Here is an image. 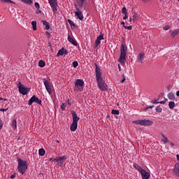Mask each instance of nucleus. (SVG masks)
I'll return each mask as SVG.
<instances>
[{
  "mask_svg": "<svg viewBox=\"0 0 179 179\" xmlns=\"http://www.w3.org/2000/svg\"><path fill=\"white\" fill-rule=\"evenodd\" d=\"M95 74L98 87H99V89L103 92H106V90L108 89V87L107 86V84H106L104 80H103V78L101 77V70L100 69V67L99 66V65H97V64H95Z\"/></svg>",
  "mask_w": 179,
  "mask_h": 179,
  "instance_id": "1",
  "label": "nucleus"
},
{
  "mask_svg": "<svg viewBox=\"0 0 179 179\" xmlns=\"http://www.w3.org/2000/svg\"><path fill=\"white\" fill-rule=\"evenodd\" d=\"M127 51H128L127 43L125 41H122L120 47V57L119 59L120 64H125V61H127Z\"/></svg>",
  "mask_w": 179,
  "mask_h": 179,
  "instance_id": "2",
  "label": "nucleus"
},
{
  "mask_svg": "<svg viewBox=\"0 0 179 179\" xmlns=\"http://www.w3.org/2000/svg\"><path fill=\"white\" fill-rule=\"evenodd\" d=\"M18 167L17 170L20 173V174L23 175L24 173H26V171L27 170V162L19 158L18 160Z\"/></svg>",
  "mask_w": 179,
  "mask_h": 179,
  "instance_id": "3",
  "label": "nucleus"
},
{
  "mask_svg": "<svg viewBox=\"0 0 179 179\" xmlns=\"http://www.w3.org/2000/svg\"><path fill=\"white\" fill-rule=\"evenodd\" d=\"M132 123L136 125H142L144 127H152V125H153V121L145 119L134 120Z\"/></svg>",
  "mask_w": 179,
  "mask_h": 179,
  "instance_id": "4",
  "label": "nucleus"
},
{
  "mask_svg": "<svg viewBox=\"0 0 179 179\" xmlns=\"http://www.w3.org/2000/svg\"><path fill=\"white\" fill-rule=\"evenodd\" d=\"M17 86L18 87V90H19L20 93L21 94H23V96H26V94H27L29 93V92H30V88L26 87V86H24L20 82L17 84Z\"/></svg>",
  "mask_w": 179,
  "mask_h": 179,
  "instance_id": "5",
  "label": "nucleus"
},
{
  "mask_svg": "<svg viewBox=\"0 0 179 179\" xmlns=\"http://www.w3.org/2000/svg\"><path fill=\"white\" fill-rule=\"evenodd\" d=\"M33 103H36V104H39V106H41V103H43V101L40 99H38V97L36 96V95H33L31 98L29 100L28 105L31 106Z\"/></svg>",
  "mask_w": 179,
  "mask_h": 179,
  "instance_id": "6",
  "label": "nucleus"
},
{
  "mask_svg": "<svg viewBox=\"0 0 179 179\" xmlns=\"http://www.w3.org/2000/svg\"><path fill=\"white\" fill-rule=\"evenodd\" d=\"M66 159H67L66 156L57 157L56 159H53V162H55L56 163H57V166L61 167V166L64 164Z\"/></svg>",
  "mask_w": 179,
  "mask_h": 179,
  "instance_id": "7",
  "label": "nucleus"
},
{
  "mask_svg": "<svg viewBox=\"0 0 179 179\" xmlns=\"http://www.w3.org/2000/svg\"><path fill=\"white\" fill-rule=\"evenodd\" d=\"M43 82L48 93H49V94H52V90H51V85H50V82H48V80L43 78Z\"/></svg>",
  "mask_w": 179,
  "mask_h": 179,
  "instance_id": "8",
  "label": "nucleus"
},
{
  "mask_svg": "<svg viewBox=\"0 0 179 179\" xmlns=\"http://www.w3.org/2000/svg\"><path fill=\"white\" fill-rule=\"evenodd\" d=\"M48 1L54 13H57V10H58V8H57V6H58V3H57V0H48Z\"/></svg>",
  "mask_w": 179,
  "mask_h": 179,
  "instance_id": "9",
  "label": "nucleus"
},
{
  "mask_svg": "<svg viewBox=\"0 0 179 179\" xmlns=\"http://www.w3.org/2000/svg\"><path fill=\"white\" fill-rule=\"evenodd\" d=\"M76 6V9L77 11L75 12V15L76 16L78 17V19H79L80 20H83V14L82 13V11L80 10V9L79 8V7H78V5L75 4Z\"/></svg>",
  "mask_w": 179,
  "mask_h": 179,
  "instance_id": "10",
  "label": "nucleus"
},
{
  "mask_svg": "<svg viewBox=\"0 0 179 179\" xmlns=\"http://www.w3.org/2000/svg\"><path fill=\"white\" fill-rule=\"evenodd\" d=\"M101 40H104V34H101L96 40V43H95V48H97V47H99V45L101 43Z\"/></svg>",
  "mask_w": 179,
  "mask_h": 179,
  "instance_id": "11",
  "label": "nucleus"
},
{
  "mask_svg": "<svg viewBox=\"0 0 179 179\" xmlns=\"http://www.w3.org/2000/svg\"><path fill=\"white\" fill-rule=\"evenodd\" d=\"M101 40H104V34H101L96 40V43H95V48H97V47H99V45L101 43Z\"/></svg>",
  "mask_w": 179,
  "mask_h": 179,
  "instance_id": "12",
  "label": "nucleus"
},
{
  "mask_svg": "<svg viewBox=\"0 0 179 179\" xmlns=\"http://www.w3.org/2000/svg\"><path fill=\"white\" fill-rule=\"evenodd\" d=\"M101 40H104V34H101L96 40V43H95V48H97V47H99V45L101 43Z\"/></svg>",
  "mask_w": 179,
  "mask_h": 179,
  "instance_id": "13",
  "label": "nucleus"
},
{
  "mask_svg": "<svg viewBox=\"0 0 179 179\" xmlns=\"http://www.w3.org/2000/svg\"><path fill=\"white\" fill-rule=\"evenodd\" d=\"M140 173L141 174V178L143 179L150 178V173L145 171V169L141 170Z\"/></svg>",
  "mask_w": 179,
  "mask_h": 179,
  "instance_id": "14",
  "label": "nucleus"
},
{
  "mask_svg": "<svg viewBox=\"0 0 179 179\" xmlns=\"http://www.w3.org/2000/svg\"><path fill=\"white\" fill-rule=\"evenodd\" d=\"M71 115H73V122H76L78 124V121H79L80 118L76 115V112L74 110H71Z\"/></svg>",
  "mask_w": 179,
  "mask_h": 179,
  "instance_id": "15",
  "label": "nucleus"
},
{
  "mask_svg": "<svg viewBox=\"0 0 179 179\" xmlns=\"http://www.w3.org/2000/svg\"><path fill=\"white\" fill-rule=\"evenodd\" d=\"M144 58H145V54L143 52H141L138 54L137 59L138 61H139V62H141V64H142V62H143Z\"/></svg>",
  "mask_w": 179,
  "mask_h": 179,
  "instance_id": "16",
  "label": "nucleus"
},
{
  "mask_svg": "<svg viewBox=\"0 0 179 179\" xmlns=\"http://www.w3.org/2000/svg\"><path fill=\"white\" fill-rule=\"evenodd\" d=\"M71 131H75L78 129V123L73 122L70 127Z\"/></svg>",
  "mask_w": 179,
  "mask_h": 179,
  "instance_id": "17",
  "label": "nucleus"
},
{
  "mask_svg": "<svg viewBox=\"0 0 179 179\" xmlns=\"http://www.w3.org/2000/svg\"><path fill=\"white\" fill-rule=\"evenodd\" d=\"M169 33H171V37H175L176 36H177V34H179V29L170 30Z\"/></svg>",
  "mask_w": 179,
  "mask_h": 179,
  "instance_id": "18",
  "label": "nucleus"
},
{
  "mask_svg": "<svg viewBox=\"0 0 179 179\" xmlns=\"http://www.w3.org/2000/svg\"><path fill=\"white\" fill-rule=\"evenodd\" d=\"M76 86L78 87V86H83V85H85V82L81 80V79H77L75 83Z\"/></svg>",
  "mask_w": 179,
  "mask_h": 179,
  "instance_id": "19",
  "label": "nucleus"
},
{
  "mask_svg": "<svg viewBox=\"0 0 179 179\" xmlns=\"http://www.w3.org/2000/svg\"><path fill=\"white\" fill-rule=\"evenodd\" d=\"M68 41H69V43H71L73 45H75L76 47L78 46V43H76V41H75V40L71 38L70 35L68 36Z\"/></svg>",
  "mask_w": 179,
  "mask_h": 179,
  "instance_id": "20",
  "label": "nucleus"
},
{
  "mask_svg": "<svg viewBox=\"0 0 179 179\" xmlns=\"http://www.w3.org/2000/svg\"><path fill=\"white\" fill-rule=\"evenodd\" d=\"M42 23H43V26H45L46 30H50V29L51 28V26L50 25V23H48V22H47L45 20H42Z\"/></svg>",
  "mask_w": 179,
  "mask_h": 179,
  "instance_id": "21",
  "label": "nucleus"
},
{
  "mask_svg": "<svg viewBox=\"0 0 179 179\" xmlns=\"http://www.w3.org/2000/svg\"><path fill=\"white\" fill-rule=\"evenodd\" d=\"M168 99L174 101V100H176V95H174V93L173 92H169L168 94Z\"/></svg>",
  "mask_w": 179,
  "mask_h": 179,
  "instance_id": "22",
  "label": "nucleus"
},
{
  "mask_svg": "<svg viewBox=\"0 0 179 179\" xmlns=\"http://www.w3.org/2000/svg\"><path fill=\"white\" fill-rule=\"evenodd\" d=\"M11 127L13 129H16L17 128V122L16 121V119H13L12 121Z\"/></svg>",
  "mask_w": 179,
  "mask_h": 179,
  "instance_id": "23",
  "label": "nucleus"
},
{
  "mask_svg": "<svg viewBox=\"0 0 179 179\" xmlns=\"http://www.w3.org/2000/svg\"><path fill=\"white\" fill-rule=\"evenodd\" d=\"M174 173L179 177V164L175 165Z\"/></svg>",
  "mask_w": 179,
  "mask_h": 179,
  "instance_id": "24",
  "label": "nucleus"
},
{
  "mask_svg": "<svg viewBox=\"0 0 179 179\" xmlns=\"http://www.w3.org/2000/svg\"><path fill=\"white\" fill-rule=\"evenodd\" d=\"M134 169H136V170H138V171H139V173H141V171H142V170H143V169H142V167H141V166H139V164H134Z\"/></svg>",
  "mask_w": 179,
  "mask_h": 179,
  "instance_id": "25",
  "label": "nucleus"
},
{
  "mask_svg": "<svg viewBox=\"0 0 179 179\" xmlns=\"http://www.w3.org/2000/svg\"><path fill=\"white\" fill-rule=\"evenodd\" d=\"M164 94L161 93V94L159 96V98L157 99H155L154 101H151V103L152 104H159V100H160V97H162V96H164Z\"/></svg>",
  "mask_w": 179,
  "mask_h": 179,
  "instance_id": "26",
  "label": "nucleus"
},
{
  "mask_svg": "<svg viewBox=\"0 0 179 179\" xmlns=\"http://www.w3.org/2000/svg\"><path fill=\"white\" fill-rule=\"evenodd\" d=\"M31 25H32V29L34 31L37 30V22L36 21H32Z\"/></svg>",
  "mask_w": 179,
  "mask_h": 179,
  "instance_id": "27",
  "label": "nucleus"
},
{
  "mask_svg": "<svg viewBox=\"0 0 179 179\" xmlns=\"http://www.w3.org/2000/svg\"><path fill=\"white\" fill-rule=\"evenodd\" d=\"M39 156H44L45 155V150L44 148H41L38 150Z\"/></svg>",
  "mask_w": 179,
  "mask_h": 179,
  "instance_id": "28",
  "label": "nucleus"
},
{
  "mask_svg": "<svg viewBox=\"0 0 179 179\" xmlns=\"http://www.w3.org/2000/svg\"><path fill=\"white\" fill-rule=\"evenodd\" d=\"M169 108H171V110H173V108H174V107H176V103H174V101H170L169 103Z\"/></svg>",
  "mask_w": 179,
  "mask_h": 179,
  "instance_id": "29",
  "label": "nucleus"
},
{
  "mask_svg": "<svg viewBox=\"0 0 179 179\" xmlns=\"http://www.w3.org/2000/svg\"><path fill=\"white\" fill-rule=\"evenodd\" d=\"M138 19H139V15L138 13H136V12H134V15H133V22H136Z\"/></svg>",
  "mask_w": 179,
  "mask_h": 179,
  "instance_id": "30",
  "label": "nucleus"
},
{
  "mask_svg": "<svg viewBox=\"0 0 179 179\" xmlns=\"http://www.w3.org/2000/svg\"><path fill=\"white\" fill-rule=\"evenodd\" d=\"M38 66L41 68H44V66H45V62H44L43 60H40L38 62Z\"/></svg>",
  "mask_w": 179,
  "mask_h": 179,
  "instance_id": "31",
  "label": "nucleus"
},
{
  "mask_svg": "<svg viewBox=\"0 0 179 179\" xmlns=\"http://www.w3.org/2000/svg\"><path fill=\"white\" fill-rule=\"evenodd\" d=\"M62 55H64V48H62L59 50V52L57 54V57H59V56L62 57Z\"/></svg>",
  "mask_w": 179,
  "mask_h": 179,
  "instance_id": "32",
  "label": "nucleus"
},
{
  "mask_svg": "<svg viewBox=\"0 0 179 179\" xmlns=\"http://www.w3.org/2000/svg\"><path fill=\"white\" fill-rule=\"evenodd\" d=\"M77 2L78 3L80 9H83V4L85 3V1H80L79 0H77Z\"/></svg>",
  "mask_w": 179,
  "mask_h": 179,
  "instance_id": "33",
  "label": "nucleus"
},
{
  "mask_svg": "<svg viewBox=\"0 0 179 179\" xmlns=\"http://www.w3.org/2000/svg\"><path fill=\"white\" fill-rule=\"evenodd\" d=\"M67 22L69 23L71 29H72V27H73L74 28L76 27V24H75V22H73L72 20H68Z\"/></svg>",
  "mask_w": 179,
  "mask_h": 179,
  "instance_id": "34",
  "label": "nucleus"
},
{
  "mask_svg": "<svg viewBox=\"0 0 179 179\" xmlns=\"http://www.w3.org/2000/svg\"><path fill=\"white\" fill-rule=\"evenodd\" d=\"M2 3H15L12 0H0Z\"/></svg>",
  "mask_w": 179,
  "mask_h": 179,
  "instance_id": "35",
  "label": "nucleus"
},
{
  "mask_svg": "<svg viewBox=\"0 0 179 179\" xmlns=\"http://www.w3.org/2000/svg\"><path fill=\"white\" fill-rule=\"evenodd\" d=\"M24 3H27V5H31L33 3V1L31 0H21Z\"/></svg>",
  "mask_w": 179,
  "mask_h": 179,
  "instance_id": "36",
  "label": "nucleus"
},
{
  "mask_svg": "<svg viewBox=\"0 0 179 179\" xmlns=\"http://www.w3.org/2000/svg\"><path fill=\"white\" fill-rule=\"evenodd\" d=\"M162 136H163V139L162 141L164 142V143H167V142H169V138H167V137L164 136V134H162Z\"/></svg>",
  "mask_w": 179,
  "mask_h": 179,
  "instance_id": "37",
  "label": "nucleus"
},
{
  "mask_svg": "<svg viewBox=\"0 0 179 179\" xmlns=\"http://www.w3.org/2000/svg\"><path fill=\"white\" fill-rule=\"evenodd\" d=\"M155 111H157V113H162V111H163V109L162 108V107H160V106H158L156 107Z\"/></svg>",
  "mask_w": 179,
  "mask_h": 179,
  "instance_id": "38",
  "label": "nucleus"
},
{
  "mask_svg": "<svg viewBox=\"0 0 179 179\" xmlns=\"http://www.w3.org/2000/svg\"><path fill=\"white\" fill-rule=\"evenodd\" d=\"M112 114H114L115 115H118L120 114V110L113 109L112 110Z\"/></svg>",
  "mask_w": 179,
  "mask_h": 179,
  "instance_id": "39",
  "label": "nucleus"
},
{
  "mask_svg": "<svg viewBox=\"0 0 179 179\" xmlns=\"http://www.w3.org/2000/svg\"><path fill=\"white\" fill-rule=\"evenodd\" d=\"M122 13H123V15L127 14V7H123L122 8Z\"/></svg>",
  "mask_w": 179,
  "mask_h": 179,
  "instance_id": "40",
  "label": "nucleus"
},
{
  "mask_svg": "<svg viewBox=\"0 0 179 179\" xmlns=\"http://www.w3.org/2000/svg\"><path fill=\"white\" fill-rule=\"evenodd\" d=\"M78 65H79V63L78 62V61H75L73 62V68H77Z\"/></svg>",
  "mask_w": 179,
  "mask_h": 179,
  "instance_id": "41",
  "label": "nucleus"
},
{
  "mask_svg": "<svg viewBox=\"0 0 179 179\" xmlns=\"http://www.w3.org/2000/svg\"><path fill=\"white\" fill-rule=\"evenodd\" d=\"M66 106L65 105V103H62L61 105V110H62V111L65 110Z\"/></svg>",
  "mask_w": 179,
  "mask_h": 179,
  "instance_id": "42",
  "label": "nucleus"
},
{
  "mask_svg": "<svg viewBox=\"0 0 179 179\" xmlns=\"http://www.w3.org/2000/svg\"><path fill=\"white\" fill-rule=\"evenodd\" d=\"M126 30H132V26H124Z\"/></svg>",
  "mask_w": 179,
  "mask_h": 179,
  "instance_id": "43",
  "label": "nucleus"
},
{
  "mask_svg": "<svg viewBox=\"0 0 179 179\" xmlns=\"http://www.w3.org/2000/svg\"><path fill=\"white\" fill-rule=\"evenodd\" d=\"M35 8H36V9H40V4L37 2L35 3Z\"/></svg>",
  "mask_w": 179,
  "mask_h": 179,
  "instance_id": "44",
  "label": "nucleus"
},
{
  "mask_svg": "<svg viewBox=\"0 0 179 179\" xmlns=\"http://www.w3.org/2000/svg\"><path fill=\"white\" fill-rule=\"evenodd\" d=\"M169 29H170V25H166L165 27H164V30H169Z\"/></svg>",
  "mask_w": 179,
  "mask_h": 179,
  "instance_id": "45",
  "label": "nucleus"
},
{
  "mask_svg": "<svg viewBox=\"0 0 179 179\" xmlns=\"http://www.w3.org/2000/svg\"><path fill=\"white\" fill-rule=\"evenodd\" d=\"M122 77V80H121V83H124V82H125V76L123 74Z\"/></svg>",
  "mask_w": 179,
  "mask_h": 179,
  "instance_id": "46",
  "label": "nucleus"
},
{
  "mask_svg": "<svg viewBox=\"0 0 179 179\" xmlns=\"http://www.w3.org/2000/svg\"><path fill=\"white\" fill-rule=\"evenodd\" d=\"M46 36H48V38H51V34H50V32L45 31Z\"/></svg>",
  "mask_w": 179,
  "mask_h": 179,
  "instance_id": "47",
  "label": "nucleus"
},
{
  "mask_svg": "<svg viewBox=\"0 0 179 179\" xmlns=\"http://www.w3.org/2000/svg\"><path fill=\"white\" fill-rule=\"evenodd\" d=\"M124 20L128 19V13L127 14H124V16L123 17Z\"/></svg>",
  "mask_w": 179,
  "mask_h": 179,
  "instance_id": "48",
  "label": "nucleus"
},
{
  "mask_svg": "<svg viewBox=\"0 0 179 179\" xmlns=\"http://www.w3.org/2000/svg\"><path fill=\"white\" fill-rule=\"evenodd\" d=\"M64 54L68 55V51L64 48Z\"/></svg>",
  "mask_w": 179,
  "mask_h": 179,
  "instance_id": "49",
  "label": "nucleus"
},
{
  "mask_svg": "<svg viewBox=\"0 0 179 179\" xmlns=\"http://www.w3.org/2000/svg\"><path fill=\"white\" fill-rule=\"evenodd\" d=\"M15 177H16V173H13V175H11L10 176V178H15Z\"/></svg>",
  "mask_w": 179,
  "mask_h": 179,
  "instance_id": "50",
  "label": "nucleus"
},
{
  "mask_svg": "<svg viewBox=\"0 0 179 179\" xmlns=\"http://www.w3.org/2000/svg\"><path fill=\"white\" fill-rule=\"evenodd\" d=\"M41 10L38 9L36 11V13H37V15H38V13H41Z\"/></svg>",
  "mask_w": 179,
  "mask_h": 179,
  "instance_id": "51",
  "label": "nucleus"
},
{
  "mask_svg": "<svg viewBox=\"0 0 179 179\" xmlns=\"http://www.w3.org/2000/svg\"><path fill=\"white\" fill-rule=\"evenodd\" d=\"M0 111H8V108H1Z\"/></svg>",
  "mask_w": 179,
  "mask_h": 179,
  "instance_id": "52",
  "label": "nucleus"
},
{
  "mask_svg": "<svg viewBox=\"0 0 179 179\" xmlns=\"http://www.w3.org/2000/svg\"><path fill=\"white\" fill-rule=\"evenodd\" d=\"M149 108H153V106H148L145 110H149Z\"/></svg>",
  "mask_w": 179,
  "mask_h": 179,
  "instance_id": "53",
  "label": "nucleus"
},
{
  "mask_svg": "<svg viewBox=\"0 0 179 179\" xmlns=\"http://www.w3.org/2000/svg\"><path fill=\"white\" fill-rule=\"evenodd\" d=\"M159 104H166V101H162L160 102H159Z\"/></svg>",
  "mask_w": 179,
  "mask_h": 179,
  "instance_id": "54",
  "label": "nucleus"
},
{
  "mask_svg": "<svg viewBox=\"0 0 179 179\" xmlns=\"http://www.w3.org/2000/svg\"><path fill=\"white\" fill-rule=\"evenodd\" d=\"M2 127H3V124H2V122H0V129H2Z\"/></svg>",
  "mask_w": 179,
  "mask_h": 179,
  "instance_id": "55",
  "label": "nucleus"
},
{
  "mask_svg": "<svg viewBox=\"0 0 179 179\" xmlns=\"http://www.w3.org/2000/svg\"><path fill=\"white\" fill-rule=\"evenodd\" d=\"M118 69H119L120 72H121V66L120 65V64H118Z\"/></svg>",
  "mask_w": 179,
  "mask_h": 179,
  "instance_id": "56",
  "label": "nucleus"
},
{
  "mask_svg": "<svg viewBox=\"0 0 179 179\" xmlns=\"http://www.w3.org/2000/svg\"><path fill=\"white\" fill-rule=\"evenodd\" d=\"M121 24H122L123 27H124V26H125V22H124V21H122V22H121Z\"/></svg>",
  "mask_w": 179,
  "mask_h": 179,
  "instance_id": "57",
  "label": "nucleus"
},
{
  "mask_svg": "<svg viewBox=\"0 0 179 179\" xmlns=\"http://www.w3.org/2000/svg\"><path fill=\"white\" fill-rule=\"evenodd\" d=\"M2 101H8V99L3 98Z\"/></svg>",
  "mask_w": 179,
  "mask_h": 179,
  "instance_id": "58",
  "label": "nucleus"
},
{
  "mask_svg": "<svg viewBox=\"0 0 179 179\" xmlns=\"http://www.w3.org/2000/svg\"><path fill=\"white\" fill-rule=\"evenodd\" d=\"M176 96H177L178 97H179V90L177 91V92H176Z\"/></svg>",
  "mask_w": 179,
  "mask_h": 179,
  "instance_id": "59",
  "label": "nucleus"
},
{
  "mask_svg": "<svg viewBox=\"0 0 179 179\" xmlns=\"http://www.w3.org/2000/svg\"><path fill=\"white\" fill-rule=\"evenodd\" d=\"M49 162H54V159L50 158V159H49Z\"/></svg>",
  "mask_w": 179,
  "mask_h": 179,
  "instance_id": "60",
  "label": "nucleus"
},
{
  "mask_svg": "<svg viewBox=\"0 0 179 179\" xmlns=\"http://www.w3.org/2000/svg\"><path fill=\"white\" fill-rule=\"evenodd\" d=\"M176 157H177V160H178V162H179V155H177Z\"/></svg>",
  "mask_w": 179,
  "mask_h": 179,
  "instance_id": "61",
  "label": "nucleus"
},
{
  "mask_svg": "<svg viewBox=\"0 0 179 179\" xmlns=\"http://www.w3.org/2000/svg\"><path fill=\"white\" fill-rule=\"evenodd\" d=\"M164 101H165V103H167L168 99H165L164 100Z\"/></svg>",
  "mask_w": 179,
  "mask_h": 179,
  "instance_id": "62",
  "label": "nucleus"
},
{
  "mask_svg": "<svg viewBox=\"0 0 179 179\" xmlns=\"http://www.w3.org/2000/svg\"><path fill=\"white\" fill-rule=\"evenodd\" d=\"M171 146H174V143H171Z\"/></svg>",
  "mask_w": 179,
  "mask_h": 179,
  "instance_id": "63",
  "label": "nucleus"
},
{
  "mask_svg": "<svg viewBox=\"0 0 179 179\" xmlns=\"http://www.w3.org/2000/svg\"><path fill=\"white\" fill-rule=\"evenodd\" d=\"M66 103H68V104H71V103H69V99L67 100Z\"/></svg>",
  "mask_w": 179,
  "mask_h": 179,
  "instance_id": "64",
  "label": "nucleus"
}]
</instances>
